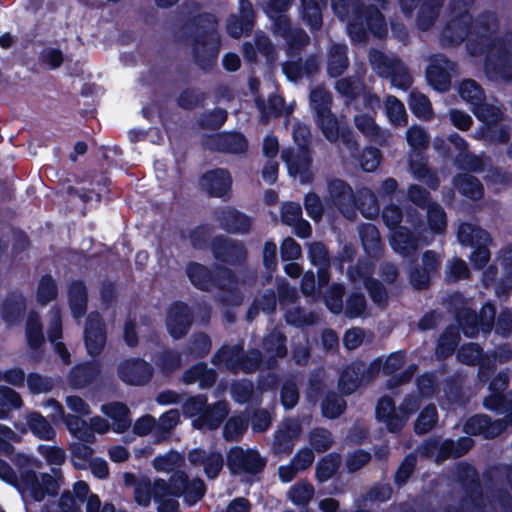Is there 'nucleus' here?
Masks as SVG:
<instances>
[{"label":"nucleus","mask_w":512,"mask_h":512,"mask_svg":"<svg viewBox=\"0 0 512 512\" xmlns=\"http://www.w3.org/2000/svg\"><path fill=\"white\" fill-rule=\"evenodd\" d=\"M282 160L286 163L291 176H298L302 184L312 182L314 171L312 159L307 148H298L297 151L284 149L281 153Z\"/></svg>","instance_id":"nucleus-9"},{"label":"nucleus","mask_w":512,"mask_h":512,"mask_svg":"<svg viewBox=\"0 0 512 512\" xmlns=\"http://www.w3.org/2000/svg\"><path fill=\"white\" fill-rule=\"evenodd\" d=\"M219 36L214 30H210L202 37L196 39L194 54L197 62L203 68L211 65L219 51Z\"/></svg>","instance_id":"nucleus-21"},{"label":"nucleus","mask_w":512,"mask_h":512,"mask_svg":"<svg viewBox=\"0 0 512 512\" xmlns=\"http://www.w3.org/2000/svg\"><path fill=\"white\" fill-rule=\"evenodd\" d=\"M445 0H424L422 5L420 6L418 13L416 24L417 27L426 31L430 29L440 14V9L443 6Z\"/></svg>","instance_id":"nucleus-39"},{"label":"nucleus","mask_w":512,"mask_h":512,"mask_svg":"<svg viewBox=\"0 0 512 512\" xmlns=\"http://www.w3.org/2000/svg\"><path fill=\"white\" fill-rule=\"evenodd\" d=\"M425 78L436 91L444 92L448 89V60L444 54H434L428 58Z\"/></svg>","instance_id":"nucleus-17"},{"label":"nucleus","mask_w":512,"mask_h":512,"mask_svg":"<svg viewBox=\"0 0 512 512\" xmlns=\"http://www.w3.org/2000/svg\"><path fill=\"white\" fill-rule=\"evenodd\" d=\"M201 187L214 197H223L231 188L232 178L225 169H214L206 172L200 181Z\"/></svg>","instance_id":"nucleus-22"},{"label":"nucleus","mask_w":512,"mask_h":512,"mask_svg":"<svg viewBox=\"0 0 512 512\" xmlns=\"http://www.w3.org/2000/svg\"><path fill=\"white\" fill-rule=\"evenodd\" d=\"M463 36L471 56H485L484 68L488 75L503 81H512V33L493 37L473 30V20L465 21Z\"/></svg>","instance_id":"nucleus-1"},{"label":"nucleus","mask_w":512,"mask_h":512,"mask_svg":"<svg viewBox=\"0 0 512 512\" xmlns=\"http://www.w3.org/2000/svg\"><path fill=\"white\" fill-rule=\"evenodd\" d=\"M421 238L416 237L408 228L398 227L391 236V246L398 254L409 257L414 255L421 245Z\"/></svg>","instance_id":"nucleus-27"},{"label":"nucleus","mask_w":512,"mask_h":512,"mask_svg":"<svg viewBox=\"0 0 512 512\" xmlns=\"http://www.w3.org/2000/svg\"><path fill=\"white\" fill-rule=\"evenodd\" d=\"M255 20L253 5L249 0H239V15H231L227 20V32L233 38L252 31Z\"/></svg>","instance_id":"nucleus-14"},{"label":"nucleus","mask_w":512,"mask_h":512,"mask_svg":"<svg viewBox=\"0 0 512 512\" xmlns=\"http://www.w3.org/2000/svg\"><path fill=\"white\" fill-rule=\"evenodd\" d=\"M409 170L418 179H422L431 188L438 187V179L427 167V162L422 152H409L408 153Z\"/></svg>","instance_id":"nucleus-37"},{"label":"nucleus","mask_w":512,"mask_h":512,"mask_svg":"<svg viewBox=\"0 0 512 512\" xmlns=\"http://www.w3.org/2000/svg\"><path fill=\"white\" fill-rule=\"evenodd\" d=\"M458 241L467 246H472L481 240H491L490 235L484 229L471 223H461L457 230Z\"/></svg>","instance_id":"nucleus-50"},{"label":"nucleus","mask_w":512,"mask_h":512,"mask_svg":"<svg viewBox=\"0 0 512 512\" xmlns=\"http://www.w3.org/2000/svg\"><path fill=\"white\" fill-rule=\"evenodd\" d=\"M326 203L336 207L347 219L354 220L356 213V196L352 187L342 179L327 180Z\"/></svg>","instance_id":"nucleus-6"},{"label":"nucleus","mask_w":512,"mask_h":512,"mask_svg":"<svg viewBox=\"0 0 512 512\" xmlns=\"http://www.w3.org/2000/svg\"><path fill=\"white\" fill-rule=\"evenodd\" d=\"M454 164L463 171L482 172L484 170V162L480 156L471 153L468 149L460 151L454 159Z\"/></svg>","instance_id":"nucleus-60"},{"label":"nucleus","mask_w":512,"mask_h":512,"mask_svg":"<svg viewBox=\"0 0 512 512\" xmlns=\"http://www.w3.org/2000/svg\"><path fill=\"white\" fill-rule=\"evenodd\" d=\"M362 245L370 255H377L380 250V235L372 224H364L359 228Z\"/></svg>","instance_id":"nucleus-59"},{"label":"nucleus","mask_w":512,"mask_h":512,"mask_svg":"<svg viewBox=\"0 0 512 512\" xmlns=\"http://www.w3.org/2000/svg\"><path fill=\"white\" fill-rule=\"evenodd\" d=\"M212 250L216 259L229 264L240 263L246 257V250L242 244L222 237L214 239Z\"/></svg>","instance_id":"nucleus-24"},{"label":"nucleus","mask_w":512,"mask_h":512,"mask_svg":"<svg viewBox=\"0 0 512 512\" xmlns=\"http://www.w3.org/2000/svg\"><path fill=\"white\" fill-rule=\"evenodd\" d=\"M376 416L379 421L385 423L390 432H398L404 427V418H401L400 412L396 411L393 400L387 396L378 401Z\"/></svg>","instance_id":"nucleus-28"},{"label":"nucleus","mask_w":512,"mask_h":512,"mask_svg":"<svg viewBox=\"0 0 512 512\" xmlns=\"http://www.w3.org/2000/svg\"><path fill=\"white\" fill-rule=\"evenodd\" d=\"M189 461L193 465L202 466L206 476L214 479L223 468V456L219 452L195 449L189 453Z\"/></svg>","instance_id":"nucleus-25"},{"label":"nucleus","mask_w":512,"mask_h":512,"mask_svg":"<svg viewBox=\"0 0 512 512\" xmlns=\"http://www.w3.org/2000/svg\"><path fill=\"white\" fill-rule=\"evenodd\" d=\"M167 489L164 479H157L154 482V500L158 504L159 512H181L179 502L175 496L164 492Z\"/></svg>","instance_id":"nucleus-48"},{"label":"nucleus","mask_w":512,"mask_h":512,"mask_svg":"<svg viewBox=\"0 0 512 512\" xmlns=\"http://www.w3.org/2000/svg\"><path fill=\"white\" fill-rule=\"evenodd\" d=\"M23 406V400L18 392L6 387L0 386V419L8 417L11 409H19Z\"/></svg>","instance_id":"nucleus-56"},{"label":"nucleus","mask_w":512,"mask_h":512,"mask_svg":"<svg viewBox=\"0 0 512 512\" xmlns=\"http://www.w3.org/2000/svg\"><path fill=\"white\" fill-rule=\"evenodd\" d=\"M227 464L232 473H258L265 466V460L255 450H244L241 447L230 449Z\"/></svg>","instance_id":"nucleus-10"},{"label":"nucleus","mask_w":512,"mask_h":512,"mask_svg":"<svg viewBox=\"0 0 512 512\" xmlns=\"http://www.w3.org/2000/svg\"><path fill=\"white\" fill-rule=\"evenodd\" d=\"M193 322L190 308L184 303L173 304L166 316V327L169 334L175 338H182L187 334Z\"/></svg>","instance_id":"nucleus-13"},{"label":"nucleus","mask_w":512,"mask_h":512,"mask_svg":"<svg viewBox=\"0 0 512 512\" xmlns=\"http://www.w3.org/2000/svg\"><path fill=\"white\" fill-rule=\"evenodd\" d=\"M503 430L500 421H492L486 414L470 416L463 425V431L469 436H482L485 439L497 437Z\"/></svg>","instance_id":"nucleus-15"},{"label":"nucleus","mask_w":512,"mask_h":512,"mask_svg":"<svg viewBox=\"0 0 512 512\" xmlns=\"http://www.w3.org/2000/svg\"><path fill=\"white\" fill-rule=\"evenodd\" d=\"M455 474L471 504L483 512L484 494L477 469L468 462H460L457 465Z\"/></svg>","instance_id":"nucleus-7"},{"label":"nucleus","mask_w":512,"mask_h":512,"mask_svg":"<svg viewBox=\"0 0 512 512\" xmlns=\"http://www.w3.org/2000/svg\"><path fill=\"white\" fill-rule=\"evenodd\" d=\"M242 347L235 345L223 347L213 356L215 365H224L227 369L237 372L241 367Z\"/></svg>","instance_id":"nucleus-47"},{"label":"nucleus","mask_w":512,"mask_h":512,"mask_svg":"<svg viewBox=\"0 0 512 512\" xmlns=\"http://www.w3.org/2000/svg\"><path fill=\"white\" fill-rule=\"evenodd\" d=\"M398 60L394 55L388 56L375 49L369 51L370 65L380 77H388Z\"/></svg>","instance_id":"nucleus-52"},{"label":"nucleus","mask_w":512,"mask_h":512,"mask_svg":"<svg viewBox=\"0 0 512 512\" xmlns=\"http://www.w3.org/2000/svg\"><path fill=\"white\" fill-rule=\"evenodd\" d=\"M57 295L58 288L56 281L51 276H43L36 291L37 302L42 306H46L51 301L55 300Z\"/></svg>","instance_id":"nucleus-62"},{"label":"nucleus","mask_w":512,"mask_h":512,"mask_svg":"<svg viewBox=\"0 0 512 512\" xmlns=\"http://www.w3.org/2000/svg\"><path fill=\"white\" fill-rule=\"evenodd\" d=\"M471 111L482 122V125L498 122L501 117L500 110L496 106L488 104L486 100L476 102V104L471 106Z\"/></svg>","instance_id":"nucleus-63"},{"label":"nucleus","mask_w":512,"mask_h":512,"mask_svg":"<svg viewBox=\"0 0 512 512\" xmlns=\"http://www.w3.org/2000/svg\"><path fill=\"white\" fill-rule=\"evenodd\" d=\"M119 379L131 386L147 384L153 375L152 366L140 358L121 360L117 365Z\"/></svg>","instance_id":"nucleus-8"},{"label":"nucleus","mask_w":512,"mask_h":512,"mask_svg":"<svg viewBox=\"0 0 512 512\" xmlns=\"http://www.w3.org/2000/svg\"><path fill=\"white\" fill-rule=\"evenodd\" d=\"M355 127L370 141H374L380 145H384L390 139V133L382 130L376 123L374 116L369 112H359L354 118Z\"/></svg>","instance_id":"nucleus-23"},{"label":"nucleus","mask_w":512,"mask_h":512,"mask_svg":"<svg viewBox=\"0 0 512 512\" xmlns=\"http://www.w3.org/2000/svg\"><path fill=\"white\" fill-rule=\"evenodd\" d=\"M285 319L288 324L296 327L305 325H315L320 321V316L316 312L306 311L304 308L294 306L289 308L285 313Z\"/></svg>","instance_id":"nucleus-53"},{"label":"nucleus","mask_w":512,"mask_h":512,"mask_svg":"<svg viewBox=\"0 0 512 512\" xmlns=\"http://www.w3.org/2000/svg\"><path fill=\"white\" fill-rule=\"evenodd\" d=\"M302 17L312 30H318L322 26V10L326 6V0H300Z\"/></svg>","instance_id":"nucleus-42"},{"label":"nucleus","mask_w":512,"mask_h":512,"mask_svg":"<svg viewBox=\"0 0 512 512\" xmlns=\"http://www.w3.org/2000/svg\"><path fill=\"white\" fill-rule=\"evenodd\" d=\"M48 340L53 345L54 351L58 354L65 365L71 363V355L65 344L60 341L62 337V317L58 308L49 311V322L47 329Z\"/></svg>","instance_id":"nucleus-20"},{"label":"nucleus","mask_w":512,"mask_h":512,"mask_svg":"<svg viewBox=\"0 0 512 512\" xmlns=\"http://www.w3.org/2000/svg\"><path fill=\"white\" fill-rule=\"evenodd\" d=\"M497 308L490 301L485 302L476 312L470 307L457 308L454 314L457 327L467 338H477L479 334L488 336L495 325Z\"/></svg>","instance_id":"nucleus-4"},{"label":"nucleus","mask_w":512,"mask_h":512,"mask_svg":"<svg viewBox=\"0 0 512 512\" xmlns=\"http://www.w3.org/2000/svg\"><path fill=\"white\" fill-rule=\"evenodd\" d=\"M68 303L75 319H80L87 312L88 291L82 281H73L68 288Z\"/></svg>","instance_id":"nucleus-34"},{"label":"nucleus","mask_w":512,"mask_h":512,"mask_svg":"<svg viewBox=\"0 0 512 512\" xmlns=\"http://www.w3.org/2000/svg\"><path fill=\"white\" fill-rule=\"evenodd\" d=\"M123 482L126 486L133 487V498L139 506L147 508L150 505L154 498V483H151L148 477L124 473Z\"/></svg>","instance_id":"nucleus-26"},{"label":"nucleus","mask_w":512,"mask_h":512,"mask_svg":"<svg viewBox=\"0 0 512 512\" xmlns=\"http://www.w3.org/2000/svg\"><path fill=\"white\" fill-rule=\"evenodd\" d=\"M359 210L365 218L372 219L379 214V205L375 193L369 188L358 191L356 210Z\"/></svg>","instance_id":"nucleus-51"},{"label":"nucleus","mask_w":512,"mask_h":512,"mask_svg":"<svg viewBox=\"0 0 512 512\" xmlns=\"http://www.w3.org/2000/svg\"><path fill=\"white\" fill-rule=\"evenodd\" d=\"M483 406L489 410L498 414H504L512 410V392L510 393H498L489 392L483 400Z\"/></svg>","instance_id":"nucleus-54"},{"label":"nucleus","mask_w":512,"mask_h":512,"mask_svg":"<svg viewBox=\"0 0 512 512\" xmlns=\"http://www.w3.org/2000/svg\"><path fill=\"white\" fill-rule=\"evenodd\" d=\"M369 268L366 265L357 264L349 270V277L355 284H363L372 298L373 302L379 306H384L387 302V292L384 286L377 280L369 278Z\"/></svg>","instance_id":"nucleus-16"},{"label":"nucleus","mask_w":512,"mask_h":512,"mask_svg":"<svg viewBox=\"0 0 512 512\" xmlns=\"http://www.w3.org/2000/svg\"><path fill=\"white\" fill-rule=\"evenodd\" d=\"M182 380L185 384L199 383L200 387L205 389L215 383L216 373L206 364L199 363L186 370L182 375Z\"/></svg>","instance_id":"nucleus-38"},{"label":"nucleus","mask_w":512,"mask_h":512,"mask_svg":"<svg viewBox=\"0 0 512 512\" xmlns=\"http://www.w3.org/2000/svg\"><path fill=\"white\" fill-rule=\"evenodd\" d=\"M315 490L312 484L306 481H301L290 487L288 491V498L298 506L307 505L314 497Z\"/></svg>","instance_id":"nucleus-61"},{"label":"nucleus","mask_w":512,"mask_h":512,"mask_svg":"<svg viewBox=\"0 0 512 512\" xmlns=\"http://www.w3.org/2000/svg\"><path fill=\"white\" fill-rule=\"evenodd\" d=\"M28 308L26 295L19 290L9 291L0 304V317L9 326L19 324L24 318Z\"/></svg>","instance_id":"nucleus-12"},{"label":"nucleus","mask_w":512,"mask_h":512,"mask_svg":"<svg viewBox=\"0 0 512 512\" xmlns=\"http://www.w3.org/2000/svg\"><path fill=\"white\" fill-rule=\"evenodd\" d=\"M452 184L462 196L472 201L481 200L484 196L483 184L476 176L469 173L455 175Z\"/></svg>","instance_id":"nucleus-31"},{"label":"nucleus","mask_w":512,"mask_h":512,"mask_svg":"<svg viewBox=\"0 0 512 512\" xmlns=\"http://www.w3.org/2000/svg\"><path fill=\"white\" fill-rule=\"evenodd\" d=\"M52 474L27 470L22 471L20 482L17 483L24 498L30 497L37 502L44 500L46 495H55L60 489L61 472L52 468Z\"/></svg>","instance_id":"nucleus-5"},{"label":"nucleus","mask_w":512,"mask_h":512,"mask_svg":"<svg viewBox=\"0 0 512 512\" xmlns=\"http://www.w3.org/2000/svg\"><path fill=\"white\" fill-rule=\"evenodd\" d=\"M26 339L32 349H38L45 341L40 315L30 311L26 321Z\"/></svg>","instance_id":"nucleus-46"},{"label":"nucleus","mask_w":512,"mask_h":512,"mask_svg":"<svg viewBox=\"0 0 512 512\" xmlns=\"http://www.w3.org/2000/svg\"><path fill=\"white\" fill-rule=\"evenodd\" d=\"M314 121L329 142L334 143L339 139L341 134L340 124L332 111L314 115Z\"/></svg>","instance_id":"nucleus-43"},{"label":"nucleus","mask_w":512,"mask_h":512,"mask_svg":"<svg viewBox=\"0 0 512 512\" xmlns=\"http://www.w3.org/2000/svg\"><path fill=\"white\" fill-rule=\"evenodd\" d=\"M309 100L314 115L331 111L333 96L325 86L318 85L312 88Z\"/></svg>","instance_id":"nucleus-49"},{"label":"nucleus","mask_w":512,"mask_h":512,"mask_svg":"<svg viewBox=\"0 0 512 512\" xmlns=\"http://www.w3.org/2000/svg\"><path fill=\"white\" fill-rule=\"evenodd\" d=\"M256 104L262 114V121L264 122H266L270 116L278 117L289 115L293 111V106H287L284 99L278 95L270 96L267 105L260 100H257Z\"/></svg>","instance_id":"nucleus-44"},{"label":"nucleus","mask_w":512,"mask_h":512,"mask_svg":"<svg viewBox=\"0 0 512 512\" xmlns=\"http://www.w3.org/2000/svg\"><path fill=\"white\" fill-rule=\"evenodd\" d=\"M218 219L223 228L229 232L247 233L251 228V219L233 209L220 211Z\"/></svg>","instance_id":"nucleus-36"},{"label":"nucleus","mask_w":512,"mask_h":512,"mask_svg":"<svg viewBox=\"0 0 512 512\" xmlns=\"http://www.w3.org/2000/svg\"><path fill=\"white\" fill-rule=\"evenodd\" d=\"M100 375V368L96 364H79L71 369L67 376L68 385L72 389H83L92 384Z\"/></svg>","instance_id":"nucleus-30"},{"label":"nucleus","mask_w":512,"mask_h":512,"mask_svg":"<svg viewBox=\"0 0 512 512\" xmlns=\"http://www.w3.org/2000/svg\"><path fill=\"white\" fill-rule=\"evenodd\" d=\"M483 348L478 343H465L456 353V358L462 364L476 366L484 359Z\"/></svg>","instance_id":"nucleus-57"},{"label":"nucleus","mask_w":512,"mask_h":512,"mask_svg":"<svg viewBox=\"0 0 512 512\" xmlns=\"http://www.w3.org/2000/svg\"><path fill=\"white\" fill-rule=\"evenodd\" d=\"M26 424L34 436L41 440L52 441L56 431L50 422L39 412H31L26 415Z\"/></svg>","instance_id":"nucleus-41"},{"label":"nucleus","mask_w":512,"mask_h":512,"mask_svg":"<svg viewBox=\"0 0 512 512\" xmlns=\"http://www.w3.org/2000/svg\"><path fill=\"white\" fill-rule=\"evenodd\" d=\"M331 6L341 20H345L352 11L347 31L353 42H364L368 30L378 38L387 32L385 20L377 8H360L358 0H331Z\"/></svg>","instance_id":"nucleus-3"},{"label":"nucleus","mask_w":512,"mask_h":512,"mask_svg":"<svg viewBox=\"0 0 512 512\" xmlns=\"http://www.w3.org/2000/svg\"><path fill=\"white\" fill-rule=\"evenodd\" d=\"M476 134L479 139L493 144H507L511 138L509 127L500 124L499 121L489 125H481Z\"/></svg>","instance_id":"nucleus-40"},{"label":"nucleus","mask_w":512,"mask_h":512,"mask_svg":"<svg viewBox=\"0 0 512 512\" xmlns=\"http://www.w3.org/2000/svg\"><path fill=\"white\" fill-rule=\"evenodd\" d=\"M368 369L363 363H353L347 367L339 379V388L342 393L349 395L355 392L360 385L370 378L366 377Z\"/></svg>","instance_id":"nucleus-29"},{"label":"nucleus","mask_w":512,"mask_h":512,"mask_svg":"<svg viewBox=\"0 0 512 512\" xmlns=\"http://www.w3.org/2000/svg\"><path fill=\"white\" fill-rule=\"evenodd\" d=\"M206 146L211 150L244 154L248 149V142L243 134L231 132L213 136L207 141Z\"/></svg>","instance_id":"nucleus-19"},{"label":"nucleus","mask_w":512,"mask_h":512,"mask_svg":"<svg viewBox=\"0 0 512 512\" xmlns=\"http://www.w3.org/2000/svg\"><path fill=\"white\" fill-rule=\"evenodd\" d=\"M101 412L112 420L111 427L117 433L127 431L131 426L129 408L122 402H111L101 406Z\"/></svg>","instance_id":"nucleus-32"},{"label":"nucleus","mask_w":512,"mask_h":512,"mask_svg":"<svg viewBox=\"0 0 512 512\" xmlns=\"http://www.w3.org/2000/svg\"><path fill=\"white\" fill-rule=\"evenodd\" d=\"M301 424L295 419L284 421L275 433L273 450L276 454H289L294 446V442L301 434Z\"/></svg>","instance_id":"nucleus-18"},{"label":"nucleus","mask_w":512,"mask_h":512,"mask_svg":"<svg viewBox=\"0 0 512 512\" xmlns=\"http://www.w3.org/2000/svg\"><path fill=\"white\" fill-rule=\"evenodd\" d=\"M228 414V405L224 401H219L212 407L206 406L204 413L193 420L192 424L195 428L216 429L220 426L223 419Z\"/></svg>","instance_id":"nucleus-35"},{"label":"nucleus","mask_w":512,"mask_h":512,"mask_svg":"<svg viewBox=\"0 0 512 512\" xmlns=\"http://www.w3.org/2000/svg\"><path fill=\"white\" fill-rule=\"evenodd\" d=\"M286 337L278 330H273L263 340L264 353L270 359L284 358L287 355Z\"/></svg>","instance_id":"nucleus-45"},{"label":"nucleus","mask_w":512,"mask_h":512,"mask_svg":"<svg viewBox=\"0 0 512 512\" xmlns=\"http://www.w3.org/2000/svg\"><path fill=\"white\" fill-rule=\"evenodd\" d=\"M84 341L90 356H98L104 350L107 341L106 327L103 319L96 312L90 313L87 317Z\"/></svg>","instance_id":"nucleus-11"},{"label":"nucleus","mask_w":512,"mask_h":512,"mask_svg":"<svg viewBox=\"0 0 512 512\" xmlns=\"http://www.w3.org/2000/svg\"><path fill=\"white\" fill-rule=\"evenodd\" d=\"M80 504L71 491L62 493L58 501L46 503L42 512H77L79 511Z\"/></svg>","instance_id":"nucleus-58"},{"label":"nucleus","mask_w":512,"mask_h":512,"mask_svg":"<svg viewBox=\"0 0 512 512\" xmlns=\"http://www.w3.org/2000/svg\"><path fill=\"white\" fill-rule=\"evenodd\" d=\"M348 47L345 44L331 43L327 50V73L331 77L342 75L349 66Z\"/></svg>","instance_id":"nucleus-33"},{"label":"nucleus","mask_w":512,"mask_h":512,"mask_svg":"<svg viewBox=\"0 0 512 512\" xmlns=\"http://www.w3.org/2000/svg\"><path fill=\"white\" fill-rule=\"evenodd\" d=\"M184 463V458L178 452L170 451L159 455L152 461V466L160 472H172L180 468Z\"/></svg>","instance_id":"nucleus-64"},{"label":"nucleus","mask_w":512,"mask_h":512,"mask_svg":"<svg viewBox=\"0 0 512 512\" xmlns=\"http://www.w3.org/2000/svg\"><path fill=\"white\" fill-rule=\"evenodd\" d=\"M460 97L471 106L479 101H485L484 89L473 79H465L458 86Z\"/></svg>","instance_id":"nucleus-55"},{"label":"nucleus","mask_w":512,"mask_h":512,"mask_svg":"<svg viewBox=\"0 0 512 512\" xmlns=\"http://www.w3.org/2000/svg\"><path fill=\"white\" fill-rule=\"evenodd\" d=\"M186 273L194 286L202 290H208L214 283L220 288V300L226 305L238 306L249 292V287L254 284L253 275L248 280L236 279L230 270H221L214 274L204 265L190 263Z\"/></svg>","instance_id":"nucleus-2"}]
</instances>
